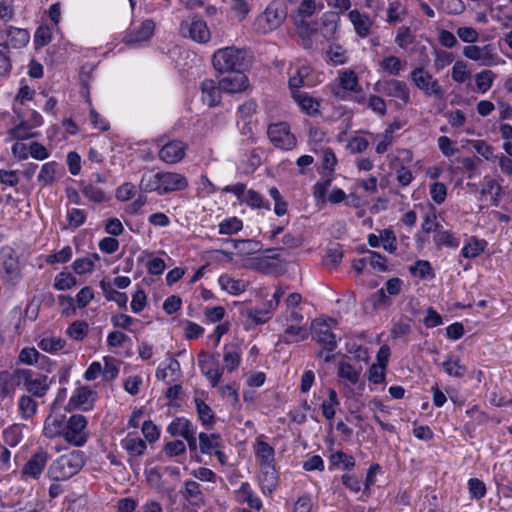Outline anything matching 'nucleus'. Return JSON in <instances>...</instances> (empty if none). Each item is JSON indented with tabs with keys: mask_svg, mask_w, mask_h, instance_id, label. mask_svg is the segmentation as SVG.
<instances>
[{
	"mask_svg": "<svg viewBox=\"0 0 512 512\" xmlns=\"http://www.w3.org/2000/svg\"><path fill=\"white\" fill-rule=\"evenodd\" d=\"M179 32L182 36L198 43H207L211 38L206 21L199 15H193L183 20L180 23Z\"/></svg>",
	"mask_w": 512,
	"mask_h": 512,
	"instance_id": "nucleus-8",
	"label": "nucleus"
},
{
	"mask_svg": "<svg viewBox=\"0 0 512 512\" xmlns=\"http://www.w3.org/2000/svg\"><path fill=\"white\" fill-rule=\"evenodd\" d=\"M49 458L48 452L43 448H39L31 455L22 467V476L35 480L39 479L49 461Z\"/></svg>",
	"mask_w": 512,
	"mask_h": 512,
	"instance_id": "nucleus-14",
	"label": "nucleus"
},
{
	"mask_svg": "<svg viewBox=\"0 0 512 512\" xmlns=\"http://www.w3.org/2000/svg\"><path fill=\"white\" fill-rule=\"evenodd\" d=\"M327 56L334 65H341L347 61L345 49L336 43L329 46Z\"/></svg>",
	"mask_w": 512,
	"mask_h": 512,
	"instance_id": "nucleus-56",
	"label": "nucleus"
},
{
	"mask_svg": "<svg viewBox=\"0 0 512 512\" xmlns=\"http://www.w3.org/2000/svg\"><path fill=\"white\" fill-rule=\"evenodd\" d=\"M80 190L88 201L93 202L95 204H101L109 201L110 199L106 192L101 188L95 186L92 181L81 182Z\"/></svg>",
	"mask_w": 512,
	"mask_h": 512,
	"instance_id": "nucleus-35",
	"label": "nucleus"
},
{
	"mask_svg": "<svg viewBox=\"0 0 512 512\" xmlns=\"http://www.w3.org/2000/svg\"><path fill=\"white\" fill-rule=\"evenodd\" d=\"M20 385V369L15 370L13 373H0V394L2 396L14 394L15 387Z\"/></svg>",
	"mask_w": 512,
	"mask_h": 512,
	"instance_id": "nucleus-36",
	"label": "nucleus"
},
{
	"mask_svg": "<svg viewBox=\"0 0 512 512\" xmlns=\"http://www.w3.org/2000/svg\"><path fill=\"white\" fill-rule=\"evenodd\" d=\"M155 23L151 19L142 21L139 25L131 27L125 34L123 41L128 45H136L148 41L154 34Z\"/></svg>",
	"mask_w": 512,
	"mask_h": 512,
	"instance_id": "nucleus-16",
	"label": "nucleus"
},
{
	"mask_svg": "<svg viewBox=\"0 0 512 512\" xmlns=\"http://www.w3.org/2000/svg\"><path fill=\"white\" fill-rule=\"evenodd\" d=\"M86 217V212L82 209H69L67 212L68 225L73 228H78L85 223Z\"/></svg>",
	"mask_w": 512,
	"mask_h": 512,
	"instance_id": "nucleus-64",
	"label": "nucleus"
},
{
	"mask_svg": "<svg viewBox=\"0 0 512 512\" xmlns=\"http://www.w3.org/2000/svg\"><path fill=\"white\" fill-rule=\"evenodd\" d=\"M487 245L488 243L485 239L470 236L460 251V257L474 259L484 253Z\"/></svg>",
	"mask_w": 512,
	"mask_h": 512,
	"instance_id": "nucleus-30",
	"label": "nucleus"
},
{
	"mask_svg": "<svg viewBox=\"0 0 512 512\" xmlns=\"http://www.w3.org/2000/svg\"><path fill=\"white\" fill-rule=\"evenodd\" d=\"M410 79L415 86L426 96L443 97V89L437 79L424 70L422 67H416L410 72Z\"/></svg>",
	"mask_w": 512,
	"mask_h": 512,
	"instance_id": "nucleus-11",
	"label": "nucleus"
},
{
	"mask_svg": "<svg viewBox=\"0 0 512 512\" xmlns=\"http://www.w3.org/2000/svg\"><path fill=\"white\" fill-rule=\"evenodd\" d=\"M199 450L202 454L211 455L217 448H222L221 437L216 433H199Z\"/></svg>",
	"mask_w": 512,
	"mask_h": 512,
	"instance_id": "nucleus-38",
	"label": "nucleus"
},
{
	"mask_svg": "<svg viewBox=\"0 0 512 512\" xmlns=\"http://www.w3.org/2000/svg\"><path fill=\"white\" fill-rule=\"evenodd\" d=\"M316 11L315 0H303L297 9V17L301 19V29L305 32H313L314 29L310 28L309 23L304 20L311 17Z\"/></svg>",
	"mask_w": 512,
	"mask_h": 512,
	"instance_id": "nucleus-43",
	"label": "nucleus"
},
{
	"mask_svg": "<svg viewBox=\"0 0 512 512\" xmlns=\"http://www.w3.org/2000/svg\"><path fill=\"white\" fill-rule=\"evenodd\" d=\"M444 372L451 377L462 378L466 374L467 368L461 364L458 357L449 355L447 360L442 363Z\"/></svg>",
	"mask_w": 512,
	"mask_h": 512,
	"instance_id": "nucleus-42",
	"label": "nucleus"
},
{
	"mask_svg": "<svg viewBox=\"0 0 512 512\" xmlns=\"http://www.w3.org/2000/svg\"><path fill=\"white\" fill-rule=\"evenodd\" d=\"M409 271L412 275L418 276L420 279H426L429 276L434 277L431 264L427 260H417L409 267Z\"/></svg>",
	"mask_w": 512,
	"mask_h": 512,
	"instance_id": "nucleus-55",
	"label": "nucleus"
},
{
	"mask_svg": "<svg viewBox=\"0 0 512 512\" xmlns=\"http://www.w3.org/2000/svg\"><path fill=\"white\" fill-rule=\"evenodd\" d=\"M66 422L67 418L62 414L47 416L44 421L43 435L49 439L63 438Z\"/></svg>",
	"mask_w": 512,
	"mask_h": 512,
	"instance_id": "nucleus-21",
	"label": "nucleus"
},
{
	"mask_svg": "<svg viewBox=\"0 0 512 512\" xmlns=\"http://www.w3.org/2000/svg\"><path fill=\"white\" fill-rule=\"evenodd\" d=\"M37 402L28 395H23L18 400V410L23 419L32 418L37 412Z\"/></svg>",
	"mask_w": 512,
	"mask_h": 512,
	"instance_id": "nucleus-47",
	"label": "nucleus"
},
{
	"mask_svg": "<svg viewBox=\"0 0 512 512\" xmlns=\"http://www.w3.org/2000/svg\"><path fill=\"white\" fill-rule=\"evenodd\" d=\"M72 256V248L70 246H65L60 251L47 255L45 257V262L49 265L64 264L69 262Z\"/></svg>",
	"mask_w": 512,
	"mask_h": 512,
	"instance_id": "nucleus-54",
	"label": "nucleus"
},
{
	"mask_svg": "<svg viewBox=\"0 0 512 512\" xmlns=\"http://www.w3.org/2000/svg\"><path fill=\"white\" fill-rule=\"evenodd\" d=\"M163 451L170 458L182 456L186 454V445L181 440L169 441L164 445Z\"/></svg>",
	"mask_w": 512,
	"mask_h": 512,
	"instance_id": "nucleus-62",
	"label": "nucleus"
},
{
	"mask_svg": "<svg viewBox=\"0 0 512 512\" xmlns=\"http://www.w3.org/2000/svg\"><path fill=\"white\" fill-rule=\"evenodd\" d=\"M77 285V279L70 272L62 271L55 276L53 287L57 291H66Z\"/></svg>",
	"mask_w": 512,
	"mask_h": 512,
	"instance_id": "nucleus-50",
	"label": "nucleus"
},
{
	"mask_svg": "<svg viewBox=\"0 0 512 512\" xmlns=\"http://www.w3.org/2000/svg\"><path fill=\"white\" fill-rule=\"evenodd\" d=\"M218 283L223 290L232 295H239L246 290V283L243 280L234 279L228 275H221Z\"/></svg>",
	"mask_w": 512,
	"mask_h": 512,
	"instance_id": "nucleus-44",
	"label": "nucleus"
},
{
	"mask_svg": "<svg viewBox=\"0 0 512 512\" xmlns=\"http://www.w3.org/2000/svg\"><path fill=\"white\" fill-rule=\"evenodd\" d=\"M161 196L167 195L176 191H183L188 187V179L180 173L161 171Z\"/></svg>",
	"mask_w": 512,
	"mask_h": 512,
	"instance_id": "nucleus-17",
	"label": "nucleus"
},
{
	"mask_svg": "<svg viewBox=\"0 0 512 512\" xmlns=\"http://www.w3.org/2000/svg\"><path fill=\"white\" fill-rule=\"evenodd\" d=\"M454 61V55L445 50L434 51V68L437 72L443 70Z\"/></svg>",
	"mask_w": 512,
	"mask_h": 512,
	"instance_id": "nucleus-57",
	"label": "nucleus"
},
{
	"mask_svg": "<svg viewBox=\"0 0 512 512\" xmlns=\"http://www.w3.org/2000/svg\"><path fill=\"white\" fill-rule=\"evenodd\" d=\"M66 341L60 337H45L38 342V347L48 353H56L62 350Z\"/></svg>",
	"mask_w": 512,
	"mask_h": 512,
	"instance_id": "nucleus-53",
	"label": "nucleus"
},
{
	"mask_svg": "<svg viewBox=\"0 0 512 512\" xmlns=\"http://www.w3.org/2000/svg\"><path fill=\"white\" fill-rule=\"evenodd\" d=\"M375 90L394 99L399 107L406 106L410 102V90L404 81L395 78L378 81L375 84Z\"/></svg>",
	"mask_w": 512,
	"mask_h": 512,
	"instance_id": "nucleus-5",
	"label": "nucleus"
},
{
	"mask_svg": "<svg viewBox=\"0 0 512 512\" xmlns=\"http://www.w3.org/2000/svg\"><path fill=\"white\" fill-rule=\"evenodd\" d=\"M234 494L235 500L239 504H247L256 511H260L263 507L262 500L248 482H242L240 487L234 491Z\"/></svg>",
	"mask_w": 512,
	"mask_h": 512,
	"instance_id": "nucleus-20",
	"label": "nucleus"
},
{
	"mask_svg": "<svg viewBox=\"0 0 512 512\" xmlns=\"http://www.w3.org/2000/svg\"><path fill=\"white\" fill-rule=\"evenodd\" d=\"M433 242L437 248L447 247L456 249L460 245V239L450 230H439L433 236Z\"/></svg>",
	"mask_w": 512,
	"mask_h": 512,
	"instance_id": "nucleus-41",
	"label": "nucleus"
},
{
	"mask_svg": "<svg viewBox=\"0 0 512 512\" xmlns=\"http://www.w3.org/2000/svg\"><path fill=\"white\" fill-rule=\"evenodd\" d=\"M258 481L262 493L264 495H271L278 485V471L275 466L261 467Z\"/></svg>",
	"mask_w": 512,
	"mask_h": 512,
	"instance_id": "nucleus-23",
	"label": "nucleus"
},
{
	"mask_svg": "<svg viewBox=\"0 0 512 512\" xmlns=\"http://www.w3.org/2000/svg\"><path fill=\"white\" fill-rule=\"evenodd\" d=\"M229 76L222 78L219 84L223 92L238 93L247 86V77L241 71L229 73Z\"/></svg>",
	"mask_w": 512,
	"mask_h": 512,
	"instance_id": "nucleus-24",
	"label": "nucleus"
},
{
	"mask_svg": "<svg viewBox=\"0 0 512 512\" xmlns=\"http://www.w3.org/2000/svg\"><path fill=\"white\" fill-rule=\"evenodd\" d=\"M223 362L229 372L235 371L241 364V349L237 344L223 346Z\"/></svg>",
	"mask_w": 512,
	"mask_h": 512,
	"instance_id": "nucleus-32",
	"label": "nucleus"
},
{
	"mask_svg": "<svg viewBox=\"0 0 512 512\" xmlns=\"http://www.w3.org/2000/svg\"><path fill=\"white\" fill-rule=\"evenodd\" d=\"M20 381L29 394L38 398L45 396L52 384L47 375L31 369H20Z\"/></svg>",
	"mask_w": 512,
	"mask_h": 512,
	"instance_id": "nucleus-7",
	"label": "nucleus"
},
{
	"mask_svg": "<svg viewBox=\"0 0 512 512\" xmlns=\"http://www.w3.org/2000/svg\"><path fill=\"white\" fill-rule=\"evenodd\" d=\"M429 194L436 204L441 205L446 200L447 187L442 182H434L430 185Z\"/></svg>",
	"mask_w": 512,
	"mask_h": 512,
	"instance_id": "nucleus-60",
	"label": "nucleus"
},
{
	"mask_svg": "<svg viewBox=\"0 0 512 512\" xmlns=\"http://www.w3.org/2000/svg\"><path fill=\"white\" fill-rule=\"evenodd\" d=\"M30 40L28 30L10 26L7 30V47L20 49L25 47Z\"/></svg>",
	"mask_w": 512,
	"mask_h": 512,
	"instance_id": "nucleus-33",
	"label": "nucleus"
},
{
	"mask_svg": "<svg viewBox=\"0 0 512 512\" xmlns=\"http://www.w3.org/2000/svg\"><path fill=\"white\" fill-rule=\"evenodd\" d=\"M470 76V72L467 69V64L464 61L458 60L455 62L451 77L457 83H464Z\"/></svg>",
	"mask_w": 512,
	"mask_h": 512,
	"instance_id": "nucleus-63",
	"label": "nucleus"
},
{
	"mask_svg": "<svg viewBox=\"0 0 512 512\" xmlns=\"http://www.w3.org/2000/svg\"><path fill=\"white\" fill-rule=\"evenodd\" d=\"M157 145L160 147L158 157L161 161L167 164H176L181 162L187 150V144L179 139L165 140L161 137L157 140Z\"/></svg>",
	"mask_w": 512,
	"mask_h": 512,
	"instance_id": "nucleus-9",
	"label": "nucleus"
},
{
	"mask_svg": "<svg viewBox=\"0 0 512 512\" xmlns=\"http://www.w3.org/2000/svg\"><path fill=\"white\" fill-rule=\"evenodd\" d=\"M92 395L93 392L89 387H78L70 397L69 405L74 409H83L87 411L93 404Z\"/></svg>",
	"mask_w": 512,
	"mask_h": 512,
	"instance_id": "nucleus-27",
	"label": "nucleus"
},
{
	"mask_svg": "<svg viewBox=\"0 0 512 512\" xmlns=\"http://www.w3.org/2000/svg\"><path fill=\"white\" fill-rule=\"evenodd\" d=\"M307 330L304 326L288 325L279 335L278 343L293 344L304 341L307 338Z\"/></svg>",
	"mask_w": 512,
	"mask_h": 512,
	"instance_id": "nucleus-34",
	"label": "nucleus"
},
{
	"mask_svg": "<svg viewBox=\"0 0 512 512\" xmlns=\"http://www.w3.org/2000/svg\"><path fill=\"white\" fill-rule=\"evenodd\" d=\"M405 68L406 62L393 55L384 57L379 63V71L391 76H398Z\"/></svg>",
	"mask_w": 512,
	"mask_h": 512,
	"instance_id": "nucleus-39",
	"label": "nucleus"
},
{
	"mask_svg": "<svg viewBox=\"0 0 512 512\" xmlns=\"http://www.w3.org/2000/svg\"><path fill=\"white\" fill-rule=\"evenodd\" d=\"M56 166L57 164L55 162L43 164L38 175V181L44 185L51 184L55 180Z\"/></svg>",
	"mask_w": 512,
	"mask_h": 512,
	"instance_id": "nucleus-59",
	"label": "nucleus"
},
{
	"mask_svg": "<svg viewBox=\"0 0 512 512\" xmlns=\"http://www.w3.org/2000/svg\"><path fill=\"white\" fill-rule=\"evenodd\" d=\"M0 276L12 284L22 279L19 256L11 246L0 249Z\"/></svg>",
	"mask_w": 512,
	"mask_h": 512,
	"instance_id": "nucleus-4",
	"label": "nucleus"
},
{
	"mask_svg": "<svg viewBox=\"0 0 512 512\" xmlns=\"http://www.w3.org/2000/svg\"><path fill=\"white\" fill-rule=\"evenodd\" d=\"M242 203H245L252 209H266L270 210V203L268 200H264L260 193L257 191L250 189L247 190L244 200Z\"/></svg>",
	"mask_w": 512,
	"mask_h": 512,
	"instance_id": "nucleus-49",
	"label": "nucleus"
},
{
	"mask_svg": "<svg viewBox=\"0 0 512 512\" xmlns=\"http://www.w3.org/2000/svg\"><path fill=\"white\" fill-rule=\"evenodd\" d=\"M120 445L131 458L144 455L147 449V444L143 439L130 433L120 441Z\"/></svg>",
	"mask_w": 512,
	"mask_h": 512,
	"instance_id": "nucleus-31",
	"label": "nucleus"
},
{
	"mask_svg": "<svg viewBox=\"0 0 512 512\" xmlns=\"http://www.w3.org/2000/svg\"><path fill=\"white\" fill-rule=\"evenodd\" d=\"M181 494L190 505L200 507L204 504V494L200 484L196 481L186 480Z\"/></svg>",
	"mask_w": 512,
	"mask_h": 512,
	"instance_id": "nucleus-29",
	"label": "nucleus"
},
{
	"mask_svg": "<svg viewBox=\"0 0 512 512\" xmlns=\"http://www.w3.org/2000/svg\"><path fill=\"white\" fill-rule=\"evenodd\" d=\"M167 433L172 437H182L184 439L192 433H197V427L185 417H176L167 426Z\"/></svg>",
	"mask_w": 512,
	"mask_h": 512,
	"instance_id": "nucleus-26",
	"label": "nucleus"
},
{
	"mask_svg": "<svg viewBox=\"0 0 512 512\" xmlns=\"http://www.w3.org/2000/svg\"><path fill=\"white\" fill-rule=\"evenodd\" d=\"M254 453L260 468L275 466V450L269 443L258 438L254 445Z\"/></svg>",
	"mask_w": 512,
	"mask_h": 512,
	"instance_id": "nucleus-25",
	"label": "nucleus"
},
{
	"mask_svg": "<svg viewBox=\"0 0 512 512\" xmlns=\"http://www.w3.org/2000/svg\"><path fill=\"white\" fill-rule=\"evenodd\" d=\"M312 339L319 345H328V349L335 350L337 348V339L332 332L330 324L326 320L317 319L311 325Z\"/></svg>",
	"mask_w": 512,
	"mask_h": 512,
	"instance_id": "nucleus-15",
	"label": "nucleus"
},
{
	"mask_svg": "<svg viewBox=\"0 0 512 512\" xmlns=\"http://www.w3.org/2000/svg\"><path fill=\"white\" fill-rule=\"evenodd\" d=\"M339 83L331 87L332 94L338 99H344L346 92H354L358 86V77L353 70H344L338 77Z\"/></svg>",
	"mask_w": 512,
	"mask_h": 512,
	"instance_id": "nucleus-18",
	"label": "nucleus"
},
{
	"mask_svg": "<svg viewBox=\"0 0 512 512\" xmlns=\"http://www.w3.org/2000/svg\"><path fill=\"white\" fill-rule=\"evenodd\" d=\"M331 461L334 465L339 463L343 464V470L351 471L355 467V458L352 455H348L343 451H337L332 454Z\"/></svg>",
	"mask_w": 512,
	"mask_h": 512,
	"instance_id": "nucleus-61",
	"label": "nucleus"
},
{
	"mask_svg": "<svg viewBox=\"0 0 512 512\" xmlns=\"http://www.w3.org/2000/svg\"><path fill=\"white\" fill-rule=\"evenodd\" d=\"M89 325L83 320L72 322L66 329L67 335L76 341H82L88 334Z\"/></svg>",
	"mask_w": 512,
	"mask_h": 512,
	"instance_id": "nucleus-51",
	"label": "nucleus"
},
{
	"mask_svg": "<svg viewBox=\"0 0 512 512\" xmlns=\"http://www.w3.org/2000/svg\"><path fill=\"white\" fill-rule=\"evenodd\" d=\"M244 52L234 46L218 49L212 57L213 67L221 74L241 71Z\"/></svg>",
	"mask_w": 512,
	"mask_h": 512,
	"instance_id": "nucleus-2",
	"label": "nucleus"
},
{
	"mask_svg": "<svg viewBox=\"0 0 512 512\" xmlns=\"http://www.w3.org/2000/svg\"><path fill=\"white\" fill-rule=\"evenodd\" d=\"M339 377L348 380L352 384H356L359 380L360 371L354 368L353 365L347 362H342L338 369Z\"/></svg>",
	"mask_w": 512,
	"mask_h": 512,
	"instance_id": "nucleus-58",
	"label": "nucleus"
},
{
	"mask_svg": "<svg viewBox=\"0 0 512 512\" xmlns=\"http://www.w3.org/2000/svg\"><path fill=\"white\" fill-rule=\"evenodd\" d=\"M99 286L108 301H114L121 309L127 308L128 296L126 293L115 290L111 284L105 280L100 281Z\"/></svg>",
	"mask_w": 512,
	"mask_h": 512,
	"instance_id": "nucleus-40",
	"label": "nucleus"
},
{
	"mask_svg": "<svg viewBox=\"0 0 512 512\" xmlns=\"http://www.w3.org/2000/svg\"><path fill=\"white\" fill-rule=\"evenodd\" d=\"M19 123L8 130L11 139L26 140L38 136L37 132H32V127L23 119L21 113L16 114Z\"/></svg>",
	"mask_w": 512,
	"mask_h": 512,
	"instance_id": "nucleus-37",
	"label": "nucleus"
},
{
	"mask_svg": "<svg viewBox=\"0 0 512 512\" xmlns=\"http://www.w3.org/2000/svg\"><path fill=\"white\" fill-rule=\"evenodd\" d=\"M139 189L145 193L156 192L161 195L160 172L143 174L139 182Z\"/></svg>",
	"mask_w": 512,
	"mask_h": 512,
	"instance_id": "nucleus-45",
	"label": "nucleus"
},
{
	"mask_svg": "<svg viewBox=\"0 0 512 512\" xmlns=\"http://www.w3.org/2000/svg\"><path fill=\"white\" fill-rule=\"evenodd\" d=\"M88 421L82 414L71 415L66 422L63 439L71 446L82 447L89 439Z\"/></svg>",
	"mask_w": 512,
	"mask_h": 512,
	"instance_id": "nucleus-3",
	"label": "nucleus"
},
{
	"mask_svg": "<svg viewBox=\"0 0 512 512\" xmlns=\"http://www.w3.org/2000/svg\"><path fill=\"white\" fill-rule=\"evenodd\" d=\"M83 451L73 450L56 458L48 468V476L54 481H65L76 475L85 465Z\"/></svg>",
	"mask_w": 512,
	"mask_h": 512,
	"instance_id": "nucleus-1",
	"label": "nucleus"
},
{
	"mask_svg": "<svg viewBox=\"0 0 512 512\" xmlns=\"http://www.w3.org/2000/svg\"><path fill=\"white\" fill-rule=\"evenodd\" d=\"M201 100L209 107H215L221 102L222 88L213 79H204L200 84Z\"/></svg>",
	"mask_w": 512,
	"mask_h": 512,
	"instance_id": "nucleus-19",
	"label": "nucleus"
},
{
	"mask_svg": "<svg viewBox=\"0 0 512 512\" xmlns=\"http://www.w3.org/2000/svg\"><path fill=\"white\" fill-rule=\"evenodd\" d=\"M267 135L276 148L291 150L296 145V138L290 132L289 125L286 122L269 125Z\"/></svg>",
	"mask_w": 512,
	"mask_h": 512,
	"instance_id": "nucleus-12",
	"label": "nucleus"
},
{
	"mask_svg": "<svg viewBox=\"0 0 512 512\" xmlns=\"http://www.w3.org/2000/svg\"><path fill=\"white\" fill-rule=\"evenodd\" d=\"M495 74L491 70H483L475 75V82L478 91L486 93L493 85Z\"/></svg>",
	"mask_w": 512,
	"mask_h": 512,
	"instance_id": "nucleus-52",
	"label": "nucleus"
},
{
	"mask_svg": "<svg viewBox=\"0 0 512 512\" xmlns=\"http://www.w3.org/2000/svg\"><path fill=\"white\" fill-rule=\"evenodd\" d=\"M349 20L353 24L355 33L361 37L366 38L371 32L373 22L368 14L362 13L357 9L350 10L348 13Z\"/></svg>",
	"mask_w": 512,
	"mask_h": 512,
	"instance_id": "nucleus-22",
	"label": "nucleus"
},
{
	"mask_svg": "<svg viewBox=\"0 0 512 512\" xmlns=\"http://www.w3.org/2000/svg\"><path fill=\"white\" fill-rule=\"evenodd\" d=\"M285 18V10L280 8L277 4L271 3L266 7L263 13L256 17L254 28L257 32L266 34L280 27Z\"/></svg>",
	"mask_w": 512,
	"mask_h": 512,
	"instance_id": "nucleus-6",
	"label": "nucleus"
},
{
	"mask_svg": "<svg viewBox=\"0 0 512 512\" xmlns=\"http://www.w3.org/2000/svg\"><path fill=\"white\" fill-rule=\"evenodd\" d=\"M463 56L467 59L478 62L480 66H496L504 61L501 60L491 44L484 46L468 45L463 48Z\"/></svg>",
	"mask_w": 512,
	"mask_h": 512,
	"instance_id": "nucleus-10",
	"label": "nucleus"
},
{
	"mask_svg": "<svg viewBox=\"0 0 512 512\" xmlns=\"http://www.w3.org/2000/svg\"><path fill=\"white\" fill-rule=\"evenodd\" d=\"M194 402L196 405L198 419L202 423V425L210 426L214 424L215 414L211 407L208 404H206L202 399L197 397L194 399Z\"/></svg>",
	"mask_w": 512,
	"mask_h": 512,
	"instance_id": "nucleus-46",
	"label": "nucleus"
},
{
	"mask_svg": "<svg viewBox=\"0 0 512 512\" xmlns=\"http://www.w3.org/2000/svg\"><path fill=\"white\" fill-rule=\"evenodd\" d=\"M198 364L202 374L209 381L211 387H217L223 375V369L217 367V355L207 354L205 351H201L198 354Z\"/></svg>",
	"mask_w": 512,
	"mask_h": 512,
	"instance_id": "nucleus-13",
	"label": "nucleus"
},
{
	"mask_svg": "<svg viewBox=\"0 0 512 512\" xmlns=\"http://www.w3.org/2000/svg\"><path fill=\"white\" fill-rule=\"evenodd\" d=\"M219 234L234 235L243 229V222L238 217H228L223 219L219 225Z\"/></svg>",
	"mask_w": 512,
	"mask_h": 512,
	"instance_id": "nucleus-48",
	"label": "nucleus"
},
{
	"mask_svg": "<svg viewBox=\"0 0 512 512\" xmlns=\"http://www.w3.org/2000/svg\"><path fill=\"white\" fill-rule=\"evenodd\" d=\"M292 98L307 115L315 116L320 113V102L304 91L293 92Z\"/></svg>",
	"mask_w": 512,
	"mask_h": 512,
	"instance_id": "nucleus-28",
	"label": "nucleus"
}]
</instances>
